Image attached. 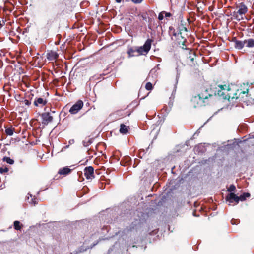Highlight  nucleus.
<instances>
[{
  "label": "nucleus",
  "instance_id": "1",
  "mask_svg": "<svg viewBox=\"0 0 254 254\" xmlns=\"http://www.w3.org/2000/svg\"><path fill=\"white\" fill-rule=\"evenodd\" d=\"M218 95L224 99L230 100L231 99H239L243 97V95L248 93V90L243 91L239 90L235 86H227L226 85H219L218 86Z\"/></svg>",
  "mask_w": 254,
  "mask_h": 254
},
{
  "label": "nucleus",
  "instance_id": "2",
  "mask_svg": "<svg viewBox=\"0 0 254 254\" xmlns=\"http://www.w3.org/2000/svg\"><path fill=\"white\" fill-rule=\"evenodd\" d=\"M212 95L208 93L207 89L202 91L197 96L193 97V101L194 102H197V104L199 106L205 105L206 100H207L209 97H211Z\"/></svg>",
  "mask_w": 254,
  "mask_h": 254
},
{
  "label": "nucleus",
  "instance_id": "3",
  "mask_svg": "<svg viewBox=\"0 0 254 254\" xmlns=\"http://www.w3.org/2000/svg\"><path fill=\"white\" fill-rule=\"evenodd\" d=\"M238 10L237 11L233 12V16L238 21H241L243 19V15L245 14L248 11L247 6L243 2L240 3L237 6Z\"/></svg>",
  "mask_w": 254,
  "mask_h": 254
},
{
  "label": "nucleus",
  "instance_id": "4",
  "mask_svg": "<svg viewBox=\"0 0 254 254\" xmlns=\"http://www.w3.org/2000/svg\"><path fill=\"white\" fill-rule=\"evenodd\" d=\"M151 43L152 40L151 39H147L142 46L138 47L136 51L139 55L146 54L151 48Z\"/></svg>",
  "mask_w": 254,
  "mask_h": 254
},
{
  "label": "nucleus",
  "instance_id": "5",
  "mask_svg": "<svg viewBox=\"0 0 254 254\" xmlns=\"http://www.w3.org/2000/svg\"><path fill=\"white\" fill-rule=\"evenodd\" d=\"M83 102L81 100H78L70 109L69 112L71 114H75L83 107Z\"/></svg>",
  "mask_w": 254,
  "mask_h": 254
},
{
  "label": "nucleus",
  "instance_id": "6",
  "mask_svg": "<svg viewBox=\"0 0 254 254\" xmlns=\"http://www.w3.org/2000/svg\"><path fill=\"white\" fill-rule=\"evenodd\" d=\"M84 176L87 179L94 178V169L92 166L87 167L84 169Z\"/></svg>",
  "mask_w": 254,
  "mask_h": 254
},
{
  "label": "nucleus",
  "instance_id": "7",
  "mask_svg": "<svg viewBox=\"0 0 254 254\" xmlns=\"http://www.w3.org/2000/svg\"><path fill=\"white\" fill-rule=\"evenodd\" d=\"M226 201L228 202L229 205H230L231 203L235 202V204H237L238 203V196H237L234 193H230L226 197Z\"/></svg>",
  "mask_w": 254,
  "mask_h": 254
},
{
  "label": "nucleus",
  "instance_id": "8",
  "mask_svg": "<svg viewBox=\"0 0 254 254\" xmlns=\"http://www.w3.org/2000/svg\"><path fill=\"white\" fill-rule=\"evenodd\" d=\"M42 123L45 125H47L51 122L53 120V117L50 115L49 113H45L42 114Z\"/></svg>",
  "mask_w": 254,
  "mask_h": 254
},
{
  "label": "nucleus",
  "instance_id": "9",
  "mask_svg": "<svg viewBox=\"0 0 254 254\" xmlns=\"http://www.w3.org/2000/svg\"><path fill=\"white\" fill-rule=\"evenodd\" d=\"M233 42L234 43V47L236 49L238 50L242 49L245 45V40L244 41H240L237 40L236 38L233 40Z\"/></svg>",
  "mask_w": 254,
  "mask_h": 254
},
{
  "label": "nucleus",
  "instance_id": "10",
  "mask_svg": "<svg viewBox=\"0 0 254 254\" xmlns=\"http://www.w3.org/2000/svg\"><path fill=\"white\" fill-rule=\"evenodd\" d=\"M58 57V54L56 51H50L47 53V58L50 61L56 60Z\"/></svg>",
  "mask_w": 254,
  "mask_h": 254
},
{
  "label": "nucleus",
  "instance_id": "11",
  "mask_svg": "<svg viewBox=\"0 0 254 254\" xmlns=\"http://www.w3.org/2000/svg\"><path fill=\"white\" fill-rule=\"evenodd\" d=\"M47 103V101L46 100H44L42 98H38L35 99L34 101V105L36 106H43L45 105Z\"/></svg>",
  "mask_w": 254,
  "mask_h": 254
},
{
  "label": "nucleus",
  "instance_id": "12",
  "mask_svg": "<svg viewBox=\"0 0 254 254\" xmlns=\"http://www.w3.org/2000/svg\"><path fill=\"white\" fill-rule=\"evenodd\" d=\"M71 171V169L68 167H64L59 170L58 173L60 175H66L69 174Z\"/></svg>",
  "mask_w": 254,
  "mask_h": 254
},
{
  "label": "nucleus",
  "instance_id": "13",
  "mask_svg": "<svg viewBox=\"0 0 254 254\" xmlns=\"http://www.w3.org/2000/svg\"><path fill=\"white\" fill-rule=\"evenodd\" d=\"M129 127L125 125L124 124H121L120 125V132L122 134H126L128 132Z\"/></svg>",
  "mask_w": 254,
  "mask_h": 254
},
{
  "label": "nucleus",
  "instance_id": "14",
  "mask_svg": "<svg viewBox=\"0 0 254 254\" xmlns=\"http://www.w3.org/2000/svg\"><path fill=\"white\" fill-rule=\"evenodd\" d=\"M245 44H246V47L249 48H252L254 47V40L253 39H249L245 40Z\"/></svg>",
  "mask_w": 254,
  "mask_h": 254
},
{
  "label": "nucleus",
  "instance_id": "15",
  "mask_svg": "<svg viewBox=\"0 0 254 254\" xmlns=\"http://www.w3.org/2000/svg\"><path fill=\"white\" fill-rule=\"evenodd\" d=\"M2 160H3V161L6 162L7 163L10 164V165H12L14 163V160L11 159L9 157H6V156L2 158Z\"/></svg>",
  "mask_w": 254,
  "mask_h": 254
},
{
  "label": "nucleus",
  "instance_id": "16",
  "mask_svg": "<svg viewBox=\"0 0 254 254\" xmlns=\"http://www.w3.org/2000/svg\"><path fill=\"white\" fill-rule=\"evenodd\" d=\"M30 197H31V199H30L29 196L27 197V199L28 200L29 203L35 205L38 203V199L36 198H32V195L30 194L29 195Z\"/></svg>",
  "mask_w": 254,
  "mask_h": 254
},
{
  "label": "nucleus",
  "instance_id": "17",
  "mask_svg": "<svg viewBox=\"0 0 254 254\" xmlns=\"http://www.w3.org/2000/svg\"><path fill=\"white\" fill-rule=\"evenodd\" d=\"M14 229L17 230H20L21 227L20 226V222L18 221H15L14 222Z\"/></svg>",
  "mask_w": 254,
  "mask_h": 254
},
{
  "label": "nucleus",
  "instance_id": "18",
  "mask_svg": "<svg viewBox=\"0 0 254 254\" xmlns=\"http://www.w3.org/2000/svg\"><path fill=\"white\" fill-rule=\"evenodd\" d=\"M5 132H6L7 135H10V136L12 135L13 134V130L11 128H10L6 129Z\"/></svg>",
  "mask_w": 254,
  "mask_h": 254
},
{
  "label": "nucleus",
  "instance_id": "19",
  "mask_svg": "<svg viewBox=\"0 0 254 254\" xmlns=\"http://www.w3.org/2000/svg\"><path fill=\"white\" fill-rule=\"evenodd\" d=\"M8 170V168L6 167H0V173L1 174L7 172Z\"/></svg>",
  "mask_w": 254,
  "mask_h": 254
},
{
  "label": "nucleus",
  "instance_id": "20",
  "mask_svg": "<svg viewBox=\"0 0 254 254\" xmlns=\"http://www.w3.org/2000/svg\"><path fill=\"white\" fill-rule=\"evenodd\" d=\"M134 52H135V51L133 49H132V48L129 49L127 51V54H128V56L129 57L134 56L133 53H134Z\"/></svg>",
  "mask_w": 254,
  "mask_h": 254
},
{
  "label": "nucleus",
  "instance_id": "21",
  "mask_svg": "<svg viewBox=\"0 0 254 254\" xmlns=\"http://www.w3.org/2000/svg\"><path fill=\"white\" fill-rule=\"evenodd\" d=\"M145 88L147 90H150L152 89V84L150 82H147L145 85Z\"/></svg>",
  "mask_w": 254,
  "mask_h": 254
},
{
  "label": "nucleus",
  "instance_id": "22",
  "mask_svg": "<svg viewBox=\"0 0 254 254\" xmlns=\"http://www.w3.org/2000/svg\"><path fill=\"white\" fill-rule=\"evenodd\" d=\"M164 17V13L163 12V11H162L159 14L158 19L159 20H162L163 19Z\"/></svg>",
  "mask_w": 254,
  "mask_h": 254
},
{
  "label": "nucleus",
  "instance_id": "23",
  "mask_svg": "<svg viewBox=\"0 0 254 254\" xmlns=\"http://www.w3.org/2000/svg\"><path fill=\"white\" fill-rule=\"evenodd\" d=\"M246 197L245 196L244 194L243 195H241L239 197L238 196V202H239V201H244Z\"/></svg>",
  "mask_w": 254,
  "mask_h": 254
},
{
  "label": "nucleus",
  "instance_id": "24",
  "mask_svg": "<svg viewBox=\"0 0 254 254\" xmlns=\"http://www.w3.org/2000/svg\"><path fill=\"white\" fill-rule=\"evenodd\" d=\"M69 142V145H67V146H64V147L63 148V149L67 148L69 147V145H71V144H73V143H74V139H70V140L69 141V142Z\"/></svg>",
  "mask_w": 254,
  "mask_h": 254
},
{
  "label": "nucleus",
  "instance_id": "25",
  "mask_svg": "<svg viewBox=\"0 0 254 254\" xmlns=\"http://www.w3.org/2000/svg\"><path fill=\"white\" fill-rule=\"evenodd\" d=\"M235 189H236L235 186L233 185H231L230 186L229 188L228 189V190L229 191H233L235 190Z\"/></svg>",
  "mask_w": 254,
  "mask_h": 254
},
{
  "label": "nucleus",
  "instance_id": "26",
  "mask_svg": "<svg viewBox=\"0 0 254 254\" xmlns=\"http://www.w3.org/2000/svg\"><path fill=\"white\" fill-rule=\"evenodd\" d=\"M163 12L164 13V16H165L166 17H170L171 16V13H169V12H165V11H163Z\"/></svg>",
  "mask_w": 254,
  "mask_h": 254
},
{
  "label": "nucleus",
  "instance_id": "27",
  "mask_svg": "<svg viewBox=\"0 0 254 254\" xmlns=\"http://www.w3.org/2000/svg\"><path fill=\"white\" fill-rule=\"evenodd\" d=\"M143 0H132L134 3H140Z\"/></svg>",
  "mask_w": 254,
  "mask_h": 254
},
{
  "label": "nucleus",
  "instance_id": "28",
  "mask_svg": "<svg viewBox=\"0 0 254 254\" xmlns=\"http://www.w3.org/2000/svg\"><path fill=\"white\" fill-rule=\"evenodd\" d=\"M244 195H245V196L246 198V197H249L250 196V194L248 193H245Z\"/></svg>",
  "mask_w": 254,
  "mask_h": 254
},
{
  "label": "nucleus",
  "instance_id": "29",
  "mask_svg": "<svg viewBox=\"0 0 254 254\" xmlns=\"http://www.w3.org/2000/svg\"><path fill=\"white\" fill-rule=\"evenodd\" d=\"M3 26V24L1 23V21H0V27H2Z\"/></svg>",
  "mask_w": 254,
  "mask_h": 254
}]
</instances>
